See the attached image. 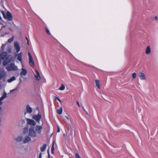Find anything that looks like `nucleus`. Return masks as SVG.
Listing matches in <instances>:
<instances>
[{
  "label": "nucleus",
  "instance_id": "1",
  "mask_svg": "<svg viewBox=\"0 0 158 158\" xmlns=\"http://www.w3.org/2000/svg\"><path fill=\"white\" fill-rule=\"evenodd\" d=\"M6 69L8 71H17L18 68L14 63H11L7 66Z\"/></svg>",
  "mask_w": 158,
  "mask_h": 158
},
{
  "label": "nucleus",
  "instance_id": "2",
  "mask_svg": "<svg viewBox=\"0 0 158 158\" xmlns=\"http://www.w3.org/2000/svg\"><path fill=\"white\" fill-rule=\"evenodd\" d=\"M28 135L32 138H35L37 137L36 133L34 130V128L31 127L29 129Z\"/></svg>",
  "mask_w": 158,
  "mask_h": 158
},
{
  "label": "nucleus",
  "instance_id": "3",
  "mask_svg": "<svg viewBox=\"0 0 158 158\" xmlns=\"http://www.w3.org/2000/svg\"><path fill=\"white\" fill-rule=\"evenodd\" d=\"M6 60L3 62V64L6 66L8 64L11 62L13 60V57L10 55H8L6 58Z\"/></svg>",
  "mask_w": 158,
  "mask_h": 158
},
{
  "label": "nucleus",
  "instance_id": "4",
  "mask_svg": "<svg viewBox=\"0 0 158 158\" xmlns=\"http://www.w3.org/2000/svg\"><path fill=\"white\" fill-rule=\"evenodd\" d=\"M1 12L3 15L4 18L8 19L9 21H11L12 19V17L11 14L8 11L6 13V15L3 11H2Z\"/></svg>",
  "mask_w": 158,
  "mask_h": 158
},
{
  "label": "nucleus",
  "instance_id": "5",
  "mask_svg": "<svg viewBox=\"0 0 158 158\" xmlns=\"http://www.w3.org/2000/svg\"><path fill=\"white\" fill-rule=\"evenodd\" d=\"M42 118L40 114L38 113L37 114H34L33 115L32 118L35 120L37 122L39 123Z\"/></svg>",
  "mask_w": 158,
  "mask_h": 158
},
{
  "label": "nucleus",
  "instance_id": "6",
  "mask_svg": "<svg viewBox=\"0 0 158 158\" xmlns=\"http://www.w3.org/2000/svg\"><path fill=\"white\" fill-rule=\"evenodd\" d=\"M28 55L29 57V64L31 66L33 67L34 66L35 64L33 58L30 52H28Z\"/></svg>",
  "mask_w": 158,
  "mask_h": 158
},
{
  "label": "nucleus",
  "instance_id": "7",
  "mask_svg": "<svg viewBox=\"0 0 158 158\" xmlns=\"http://www.w3.org/2000/svg\"><path fill=\"white\" fill-rule=\"evenodd\" d=\"M27 124L30 125L35 126L36 125V123L32 119L29 118H27Z\"/></svg>",
  "mask_w": 158,
  "mask_h": 158
},
{
  "label": "nucleus",
  "instance_id": "8",
  "mask_svg": "<svg viewBox=\"0 0 158 158\" xmlns=\"http://www.w3.org/2000/svg\"><path fill=\"white\" fill-rule=\"evenodd\" d=\"M43 127L41 126L37 125L35 127V131L37 133L40 134L41 133Z\"/></svg>",
  "mask_w": 158,
  "mask_h": 158
},
{
  "label": "nucleus",
  "instance_id": "9",
  "mask_svg": "<svg viewBox=\"0 0 158 158\" xmlns=\"http://www.w3.org/2000/svg\"><path fill=\"white\" fill-rule=\"evenodd\" d=\"M26 111L24 113V115H26L27 113L28 114L31 113L32 111V108L30 107L29 105H27L26 106Z\"/></svg>",
  "mask_w": 158,
  "mask_h": 158
},
{
  "label": "nucleus",
  "instance_id": "10",
  "mask_svg": "<svg viewBox=\"0 0 158 158\" xmlns=\"http://www.w3.org/2000/svg\"><path fill=\"white\" fill-rule=\"evenodd\" d=\"M31 137L28 135H26L24 137L23 142V143H26L31 141Z\"/></svg>",
  "mask_w": 158,
  "mask_h": 158
},
{
  "label": "nucleus",
  "instance_id": "11",
  "mask_svg": "<svg viewBox=\"0 0 158 158\" xmlns=\"http://www.w3.org/2000/svg\"><path fill=\"white\" fill-rule=\"evenodd\" d=\"M15 47L16 50V52L18 53L20 50V47L19 43L16 41L14 43Z\"/></svg>",
  "mask_w": 158,
  "mask_h": 158
},
{
  "label": "nucleus",
  "instance_id": "12",
  "mask_svg": "<svg viewBox=\"0 0 158 158\" xmlns=\"http://www.w3.org/2000/svg\"><path fill=\"white\" fill-rule=\"evenodd\" d=\"M7 54L8 53L7 52H2L0 54V58L3 60L5 59L7 56Z\"/></svg>",
  "mask_w": 158,
  "mask_h": 158
},
{
  "label": "nucleus",
  "instance_id": "13",
  "mask_svg": "<svg viewBox=\"0 0 158 158\" xmlns=\"http://www.w3.org/2000/svg\"><path fill=\"white\" fill-rule=\"evenodd\" d=\"M6 76V73L4 70L0 71V80Z\"/></svg>",
  "mask_w": 158,
  "mask_h": 158
},
{
  "label": "nucleus",
  "instance_id": "14",
  "mask_svg": "<svg viewBox=\"0 0 158 158\" xmlns=\"http://www.w3.org/2000/svg\"><path fill=\"white\" fill-rule=\"evenodd\" d=\"M27 74V70L23 68H22L21 69V71L20 73V75L21 77H22L23 76H25Z\"/></svg>",
  "mask_w": 158,
  "mask_h": 158
},
{
  "label": "nucleus",
  "instance_id": "15",
  "mask_svg": "<svg viewBox=\"0 0 158 158\" xmlns=\"http://www.w3.org/2000/svg\"><path fill=\"white\" fill-rule=\"evenodd\" d=\"M139 77L142 80H144L146 79V77L144 73L142 72H140L138 75Z\"/></svg>",
  "mask_w": 158,
  "mask_h": 158
},
{
  "label": "nucleus",
  "instance_id": "16",
  "mask_svg": "<svg viewBox=\"0 0 158 158\" xmlns=\"http://www.w3.org/2000/svg\"><path fill=\"white\" fill-rule=\"evenodd\" d=\"M23 53L22 52H20L17 55V59L20 62L22 61V56H23Z\"/></svg>",
  "mask_w": 158,
  "mask_h": 158
},
{
  "label": "nucleus",
  "instance_id": "17",
  "mask_svg": "<svg viewBox=\"0 0 158 158\" xmlns=\"http://www.w3.org/2000/svg\"><path fill=\"white\" fill-rule=\"evenodd\" d=\"M36 74L35 75V77L37 81H39L40 79V74L37 70H36Z\"/></svg>",
  "mask_w": 158,
  "mask_h": 158
},
{
  "label": "nucleus",
  "instance_id": "18",
  "mask_svg": "<svg viewBox=\"0 0 158 158\" xmlns=\"http://www.w3.org/2000/svg\"><path fill=\"white\" fill-rule=\"evenodd\" d=\"M47 147V145L46 144H44L42 146L40 147V151L42 152L44 151L45 150Z\"/></svg>",
  "mask_w": 158,
  "mask_h": 158
},
{
  "label": "nucleus",
  "instance_id": "19",
  "mask_svg": "<svg viewBox=\"0 0 158 158\" xmlns=\"http://www.w3.org/2000/svg\"><path fill=\"white\" fill-rule=\"evenodd\" d=\"M23 139V137L22 136H19L18 137L16 138L15 139V140L17 142H20L22 141Z\"/></svg>",
  "mask_w": 158,
  "mask_h": 158
},
{
  "label": "nucleus",
  "instance_id": "20",
  "mask_svg": "<svg viewBox=\"0 0 158 158\" xmlns=\"http://www.w3.org/2000/svg\"><path fill=\"white\" fill-rule=\"evenodd\" d=\"M151 52V48L149 46H147L146 51L145 52L146 54H149Z\"/></svg>",
  "mask_w": 158,
  "mask_h": 158
},
{
  "label": "nucleus",
  "instance_id": "21",
  "mask_svg": "<svg viewBox=\"0 0 158 158\" xmlns=\"http://www.w3.org/2000/svg\"><path fill=\"white\" fill-rule=\"evenodd\" d=\"M95 85L98 88V89L100 88V85L99 84V81L98 80H95Z\"/></svg>",
  "mask_w": 158,
  "mask_h": 158
},
{
  "label": "nucleus",
  "instance_id": "22",
  "mask_svg": "<svg viewBox=\"0 0 158 158\" xmlns=\"http://www.w3.org/2000/svg\"><path fill=\"white\" fill-rule=\"evenodd\" d=\"M7 96V94L5 92H4L3 95L0 98L1 100H2L4 98H6Z\"/></svg>",
  "mask_w": 158,
  "mask_h": 158
},
{
  "label": "nucleus",
  "instance_id": "23",
  "mask_svg": "<svg viewBox=\"0 0 158 158\" xmlns=\"http://www.w3.org/2000/svg\"><path fill=\"white\" fill-rule=\"evenodd\" d=\"M65 118H64V121L67 124H69L70 122V120L67 117L65 116Z\"/></svg>",
  "mask_w": 158,
  "mask_h": 158
},
{
  "label": "nucleus",
  "instance_id": "24",
  "mask_svg": "<svg viewBox=\"0 0 158 158\" xmlns=\"http://www.w3.org/2000/svg\"><path fill=\"white\" fill-rule=\"evenodd\" d=\"M16 78L15 76L12 77L11 78L8 79L7 81L8 82L10 83L12 82L13 81L15 80Z\"/></svg>",
  "mask_w": 158,
  "mask_h": 158
},
{
  "label": "nucleus",
  "instance_id": "25",
  "mask_svg": "<svg viewBox=\"0 0 158 158\" xmlns=\"http://www.w3.org/2000/svg\"><path fill=\"white\" fill-rule=\"evenodd\" d=\"M57 113L59 114H61L62 112V107H60L59 109L57 110Z\"/></svg>",
  "mask_w": 158,
  "mask_h": 158
},
{
  "label": "nucleus",
  "instance_id": "26",
  "mask_svg": "<svg viewBox=\"0 0 158 158\" xmlns=\"http://www.w3.org/2000/svg\"><path fill=\"white\" fill-rule=\"evenodd\" d=\"M6 45V44H4L2 45L0 52H3L4 51Z\"/></svg>",
  "mask_w": 158,
  "mask_h": 158
},
{
  "label": "nucleus",
  "instance_id": "27",
  "mask_svg": "<svg viewBox=\"0 0 158 158\" xmlns=\"http://www.w3.org/2000/svg\"><path fill=\"white\" fill-rule=\"evenodd\" d=\"M29 131L27 127H24L23 131V132L24 133H27Z\"/></svg>",
  "mask_w": 158,
  "mask_h": 158
},
{
  "label": "nucleus",
  "instance_id": "28",
  "mask_svg": "<svg viewBox=\"0 0 158 158\" xmlns=\"http://www.w3.org/2000/svg\"><path fill=\"white\" fill-rule=\"evenodd\" d=\"M14 36H13L11 38L9 39L8 40V42L9 43H11V42L14 40Z\"/></svg>",
  "mask_w": 158,
  "mask_h": 158
},
{
  "label": "nucleus",
  "instance_id": "29",
  "mask_svg": "<svg viewBox=\"0 0 158 158\" xmlns=\"http://www.w3.org/2000/svg\"><path fill=\"white\" fill-rule=\"evenodd\" d=\"M65 86H64L62 84L61 86L59 88V90H63L64 89H65Z\"/></svg>",
  "mask_w": 158,
  "mask_h": 158
},
{
  "label": "nucleus",
  "instance_id": "30",
  "mask_svg": "<svg viewBox=\"0 0 158 158\" xmlns=\"http://www.w3.org/2000/svg\"><path fill=\"white\" fill-rule=\"evenodd\" d=\"M18 88H19L18 87H17L15 89H13L10 90V92L11 93H12L13 92H14V91H17L18 90Z\"/></svg>",
  "mask_w": 158,
  "mask_h": 158
},
{
  "label": "nucleus",
  "instance_id": "31",
  "mask_svg": "<svg viewBox=\"0 0 158 158\" xmlns=\"http://www.w3.org/2000/svg\"><path fill=\"white\" fill-rule=\"evenodd\" d=\"M45 29L46 30V31L47 33L49 35H50L51 34V33H50V32L49 31V30L46 27H45Z\"/></svg>",
  "mask_w": 158,
  "mask_h": 158
},
{
  "label": "nucleus",
  "instance_id": "32",
  "mask_svg": "<svg viewBox=\"0 0 158 158\" xmlns=\"http://www.w3.org/2000/svg\"><path fill=\"white\" fill-rule=\"evenodd\" d=\"M75 156L76 158H81L77 153L75 154Z\"/></svg>",
  "mask_w": 158,
  "mask_h": 158
},
{
  "label": "nucleus",
  "instance_id": "33",
  "mask_svg": "<svg viewBox=\"0 0 158 158\" xmlns=\"http://www.w3.org/2000/svg\"><path fill=\"white\" fill-rule=\"evenodd\" d=\"M136 76V74L135 73H134L132 74V77L133 78H135Z\"/></svg>",
  "mask_w": 158,
  "mask_h": 158
},
{
  "label": "nucleus",
  "instance_id": "34",
  "mask_svg": "<svg viewBox=\"0 0 158 158\" xmlns=\"http://www.w3.org/2000/svg\"><path fill=\"white\" fill-rule=\"evenodd\" d=\"M82 109H83V110H84V111L85 112V113H86V114H88V112L86 111V110H85V109H84V107L82 106Z\"/></svg>",
  "mask_w": 158,
  "mask_h": 158
},
{
  "label": "nucleus",
  "instance_id": "35",
  "mask_svg": "<svg viewBox=\"0 0 158 158\" xmlns=\"http://www.w3.org/2000/svg\"><path fill=\"white\" fill-rule=\"evenodd\" d=\"M54 144L53 143L52 145V146L51 147V150H53L54 151Z\"/></svg>",
  "mask_w": 158,
  "mask_h": 158
},
{
  "label": "nucleus",
  "instance_id": "36",
  "mask_svg": "<svg viewBox=\"0 0 158 158\" xmlns=\"http://www.w3.org/2000/svg\"><path fill=\"white\" fill-rule=\"evenodd\" d=\"M42 154L41 153H40L38 158H42Z\"/></svg>",
  "mask_w": 158,
  "mask_h": 158
},
{
  "label": "nucleus",
  "instance_id": "37",
  "mask_svg": "<svg viewBox=\"0 0 158 158\" xmlns=\"http://www.w3.org/2000/svg\"><path fill=\"white\" fill-rule=\"evenodd\" d=\"M155 20L156 21H158V17H157V16H156L155 17Z\"/></svg>",
  "mask_w": 158,
  "mask_h": 158
},
{
  "label": "nucleus",
  "instance_id": "38",
  "mask_svg": "<svg viewBox=\"0 0 158 158\" xmlns=\"http://www.w3.org/2000/svg\"><path fill=\"white\" fill-rule=\"evenodd\" d=\"M77 105H78V106L79 107H80V104L79 103V102L78 101H77Z\"/></svg>",
  "mask_w": 158,
  "mask_h": 158
},
{
  "label": "nucleus",
  "instance_id": "39",
  "mask_svg": "<svg viewBox=\"0 0 158 158\" xmlns=\"http://www.w3.org/2000/svg\"><path fill=\"white\" fill-rule=\"evenodd\" d=\"M55 100H58V99H59V98H58L57 97H55Z\"/></svg>",
  "mask_w": 158,
  "mask_h": 158
},
{
  "label": "nucleus",
  "instance_id": "40",
  "mask_svg": "<svg viewBox=\"0 0 158 158\" xmlns=\"http://www.w3.org/2000/svg\"><path fill=\"white\" fill-rule=\"evenodd\" d=\"M48 157H49L50 158V154H49V152L48 150Z\"/></svg>",
  "mask_w": 158,
  "mask_h": 158
},
{
  "label": "nucleus",
  "instance_id": "41",
  "mask_svg": "<svg viewBox=\"0 0 158 158\" xmlns=\"http://www.w3.org/2000/svg\"><path fill=\"white\" fill-rule=\"evenodd\" d=\"M2 88V86L1 83H0V89H1Z\"/></svg>",
  "mask_w": 158,
  "mask_h": 158
},
{
  "label": "nucleus",
  "instance_id": "42",
  "mask_svg": "<svg viewBox=\"0 0 158 158\" xmlns=\"http://www.w3.org/2000/svg\"><path fill=\"white\" fill-rule=\"evenodd\" d=\"M19 79L20 80V83H21L22 82V79L21 78H19Z\"/></svg>",
  "mask_w": 158,
  "mask_h": 158
},
{
  "label": "nucleus",
  "instance_id": "43",
  "mask_svg": "<svg viewBox=\"0 0 158 158\" xmlns=\"http://www.w3.org/2000/svg\"><path fill=\"white\" fill-rule=\"evenodd\" d=\"M58 101H59V102L60 103H61V100H60V98H59V99H58Z\"/></svg>",
  "mask_w": 158,
  "mask_h": 158
},
{
  "label": "nucleus",
  "instance_id": "44",
  "mask_svg": "<svg viewBox=\"0 0 158 158\" xmlns=\"http://www.w3.org/2000/svg\"><path fill=\"white\" fill-rule=\"evenodd\" d=\"M54 151H53V150H51V153H52V154H53V153H54Z\"/></svg>",
  "mask_w": 158,
  "mask_h": 158
},
{
  "label": "nucleus",
  "instance_id": "45",
  "mask_svg": "<svg viewBox=\"0 0 158 158\" xmlns=\"http://www.w3.org/2000/svg\"><path fill=\"white\" fill-rule=\"evenodd\" d=\"M2 110V108L1 107H0V111H1Z\"/></svg>",
  "mask_w": 158,
  "mask_h": 158
},
{
  "label": "nucleus",
  "instance_id": "46",
  "mask_svg": "<svg viewBox=\"0 0 158 158\" xmlns=\"http://www.w3.org/2000/svg\"><path fill=\"white\" fill-rule=\"evenodd\" d=\"M57 132H60V129L59 128H58Z\"/></svg>",
  "mask_w": 158,
  "mask_h": 158
},
{
  "label": "nucleus",
  "instance_id": "47",
  "mask_svg": "<svg viewBox=\"0 0 158 158\" xmlns=\"http://www.w3.org/2000/svg\"><path fill=\"white\" fill-rule=\"evenodd\" d=\"M27 44L28 45H29V40H27Z\"/></svg>",
  "mask_w": 158,
  "mask_h": 158
},
{
  "label": "nucleus",
  "instance_id": "48",
  "mask_svg": "<svg viewBox=\"0 0 158 158\" xmlns=\"http://www.w3.org/2000/svg\"><path fill=\"white\" fill-rule=\"evenodd\" d=\"M26 39L27 40V41L28 40V39L27 37H26Z\"/></svg>",
  "mask_w": 158,
  "mask_h": 158
},
{
  "label": "nucleus",
  "instance_id": "49",
  "mask_svg": "<svg viewBox=\"0 0 158 158\" xmlns=\"http://www.w3.org/2000/svg\"><path fill=\"white\" fill-rule=\"evenodd\" d=\"M1 59H0V64H1Z\"/></svg>",
  "mask_w": 158,
  "mask_h": 158
},
{
  "label": "nucleus",
  "instance_id": "50",
  "mask_svg": "<svg viewBox=\"0 0 158 158\" xmlns=\"http://www.w3.org/2000/svg\"><path fill=\"white\" fill-rule=\"evenodd\" d=\"M23 123H25V121H24V120H23Z\"/></svg>",
  "mask_w": 158,
  "mask_h": 158
},
{
  "label": "nucleus",
  "instance_id": "51",
  "mask_svg": "<svg viewBox=\"0 0 158 158\" xmlns=\"http://www.w3.org/2000/svg\"><path fill=\"white\" fill-rule=\"evenodd\" d=\"M9 29L12 31V30H11V29L10 28Z\"/></svg>",
  "mask_w": 158,
  "mask_h": 158
},
{
  "label": "nucleus",
  "instance_id": "52",
  "mask_svg": "<svg viewBox=\"0 0 158 158\" xmlns=\"http://www.w3.org/2000/svg\"><path fill=\"white\" fill-rule=\"evenodd\" d=\"M22 67H24V66H23V65H22Z\"/></svg>",
  "mask_w": 158,
  "mask_h": 158
},
{
  "label": "nucleus",
  "instance_id": "53",
  "mask_svg": "<svg viewBox=\"0 0 158 158\" xmlns=\"http://www.w3.org/2000/svg\"><path fill=\"white\" fill-rule=\"evenodd\" d=\"M48 158H49V157H48Z\"/></svg>",
  "mask_w": 158,
  "mask_h": 158
}]
</instances>
